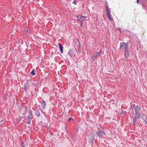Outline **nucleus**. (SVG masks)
Returning <instances> with one entry per match:
<instances>
[{"mask_svg": "<svg viewBox=\"0 0 147 147\" xmlns=\"http://www.w3.org/2000/svg\"><path fill=\"white\" fill-rule=\"evenodd\" d=\"M46 104L45 102H44V103H42V105H41V106H42V108L43 109H44L45 108V107L46 106Z\"/></svg>", "mask_w": 147, "mask_h": 147, "instance_id": "nucleus-12", "label": "nucleus"}, {"mask_svg": "<svg viewBox=\"0 0 147 147\" xmlns=\"http://www.w3.org/2000/svg\"><path fill=\"white\" fill-rule=\"evenodd\" d=\"M73 3L74 4H75L76 5V1H74L73 2Z\"/></svg>", "mask_w": 147, "mask_h": 147, "instance_id": "nucleus-21", "label": "nucleus"}, {"mask_svg": "<svg viewBox=\"0 0 147 147\" xmlns=\"http://www.w3.org/2000/svg\"><path fill=\"white\" fill-rule=\"evenodd\" d=\"M82 17V16L80 15H78L77 17L78 20L79 21H80V20H81Z\"/></svg>", "mask_w": 147, "mask_h": 147, "instance_id": "nucleus-14", "label": "nucleus"}, {"mask_svg": "<svg viewBox=\"0 0 147 147\" xmlns=\"http://www.w3.org/2000/svg\"><path fill=\"white\" fill-rule=\"evenodd\" d=\"M141 117L142 119H141V120L142 119V121H145V119H144L145 118L146 116V115L145 114H142L139 117V115H138V118L139 119L140 118H141V117Z\"/></svg>", "mask_w": 147, "mask_h": 147, "instance_id": "nucleus-6", "label": "nucleus"}, {"mask_svg": "<svg viewBox=\"0 0 147 147\" xmlns=\"http://www.w3.org/2000/svg\"><path fill=\"white\" fill-rule=\"evenodd\" d=\"M11 96V95H9V97H10Z\"/></svg>", "mask_w": 147, "mask_h": 147, "instance_id": "nucleus-26", "label": "nucleus"}, {"mask_svg": "<svg viewBox=\"0 0 147 147\" xmlns=\"http://www.w3.org/2000/svg\"><path fill=\"white\" fill-rule=\"evenodd\" d=\"M31 74L33 76H34L36 74V72L34 70H32V71L31 72Z\"/></svg>", "mask_w": 147, "mask_h": 147, "instance_id": "nucleus-13", "label": "nucleus"}, {"mask_svg": "<svg viewBox=\"0 0 147 147\" xmlns=\"http://www.w3.org/2000/svg\"><path fill=\"white\" fill-rule=\"evenodd\" d=\"M32 95L34 96L35 97H36L37 96V94L35 93V92H31Z\"/></svg>", "mask_w": 147, "mask_h": 147, "instance_id": "nucleus-16", "label": "nucleus"}, {"mask_svg": "<svg viewBox=\"0 0 147 147\" xmlns=\"http://www.w3.org/2000/svg\"><path fill=\"white\" fill-rule=\"evenodd\" d=\"M94 139V138H93V140H92H92H94V139Z\"/></svg>", "mask_w": 147, "mask_h": 147, "instance_id": "nucleus-31", "label": "nucleus"}, {"mask_svg": "<svg viewBox=\"0 0 147 147\" xmlns=\"http://www.w3.org/2000/svg\"><path fill=\"white\" fill-rule=\"evenodd\" d=\"M125 58H127L129 56V53L128 52V50H125Z\"/></svg>", "mask_w": 147, "mask_h": 147, "instance_id": "nucleus-8", "label": "nucleus"}, {"mask_svg": "<svg viewBox=\"0 0 147 147\" xmlns=\"http://www.w3.org/2000/svg\"><path fill=\"white\" fill-rule=\"evenodd\" d=\"M138 106H137L136 108H132V110H133V111H135V115H138V107H137Z\"/></svg>", "mask_w": 147, "mask_h": 147, "instance_id": "nucleus-7", "label": "nucleus"}, {"mask_svg": "<svg viewBox=\"0 0 147 147\" xmlns=\"http://www.w3.org/2000/svg\"><path fill=\"white\" fill-rule=\"evenodd\" d=\"M23 118V117H19V119H20V121H21V120Z\"/></svg>", "mask_w": 147, "mask_h": 147, "instance_id": "nucleus-20", "label": "nucleus"}, {"mask_svg": "<svg viewBox=\"0 0 147 147\" xmlns=\"http://www.w3.org/2000/svg\"><path fill=\"white\" fill-rule=\"evenodd\" d=\"M23 143H22V147H25V145H23Z\"/></svg>", "mask_w": 147, "mask_h": 147, "instance_id": "nucleus-23", "label": "nucleus"}, {"mask_svg": "<svg viewBox=\"0 0 147 147\" xmlns=\"http://www.w3.org/2000/svg\"><path fill=\"white\" fill-rule=\"evenodd\" d=\"M32 111H29V114L28 116L26 117L27 119L31 120L30 119L32 117Z\"/></svg>", "mask_w": 147, "mask_h": 147, "instance_id": "nucleus-5", "label": "nucleus"}, {"mask_svg": "<svg viewBox=\"0 0 147 147\" xmlns=\"http://www.w3.org/2000/svg\"><path fill=\"white\" fill-rule=\"evenodd\" d=\"M106 10L107 14V17L110 21H113V19L111 17L110 12V9L108 7L107 4L106 5Z\"/></svg>", "mask_w": 147, "mask_h": 147, "instance_id": "nucleus-1", "label": "nucleus"}, {"mask_svg": "<svg viewBox=\"0 0 147 147\" xmlns=\"http://www.w3.org/2000/svg\"><path fill=\"white\" fill-rule=\"evenodd\" d=\"M29 80H27L25 82V83L24 85V87L25 88V90H26V88L27 87V86L28 85V83Z\"/></svg>", "mask_w": 147, "mask_h": 147, "instance_id": "nucleus-10", "label": "nucleus"}, {"mask_svg": "<svg viewBox=\"0 0 147 147\" xmlns=\"http://www.w3.org/2000/svg\"><path fill=\"white\" fill-rule=\"evenodd\" d=\"M35 115L37 117H39L40 116V112L39 110H37L35 111Z\"/></svg>", "mask_w": 147, "mask_h": 147, "instance_id": "nucleus-11", "label": "nucleus"}, {"mask_svg": "<svg viewBox=\"0 0 147 147\" xmlns=\"http://www.w3.org/2000/svg\"><path fill=\"white\" fill-rule=\"evenodd\" d=\"M72 119V118H69V119H68V121H70V120H71V119Z\"/></svg>", "mask_w": 147, "mask_h": 147, "instance_id": "nucleus-22", "label": "nucleus"}, {"mask_svg": "<svg viewBox=\"0 0 147 147\" xmlns=\"http://www.w3.org/2000/svg\"><path fill=\"white\" fill-rule=\"evenodd\" d=\"M136 117H135L133 119V124L135 125L136 121Z\"/></svg>", "mask_w": 147, "mask_h": 147, "instance_id": "nucleus-15", "label": "nucleus"}, {"mask_svg": "<svg viewBox=\"0 0 147 147\" xmlns=\"http://www.w3.org/2000/svg\"><path fill=\"white\" fill-rule=\"evenodd\" d=\"M44 102H45L44 100H42V103H44Z\"/></svg>", "mask_w": 147, "mask_h": 147, "instance_id": "nucleus-29", "label": "nucleus"}, {"mask_svg": "<svg viewBox=\"0 0 147 147\" xmlns=\"http://www.w3.org/2000/svg\"><path fill=\"white\" fill-rule=\"evenodd\" d=\"M137 3H138V0H137Z\"/></svg>", "mask_w": 147, "mask_h": 147, "instance_id": "nucleus-30", "label": "nucleus"}, {"mask_svg": "<svg viewBox=\"0 0 147 147\" xmlns=\"http://www.w3.org/2000/svg\"><path fill=\"white\" fill-rule=\"evenodd\" d=\"M102 52V50H101L99 53H96L93 54V56L91 57V59L94 60L98 56H99Z\"/></svg>", "mask_w": 147, "mask_h": 147, "instance_id": "nucleus-3", "label": "nucleus"}, {"mask_svg": "<svg viewBox=\"0 0 147 147\" xmlns=\"http://www.w3.org/2000/svg\"><path fill=\"white\" fill-rule=\"evenodd\" d=\"M124 112L123 111H122V112L120 113L121 114L123 115L124 114Z\"/></svg>", "mask_w": 147, "mask_h": 147, "instance_id": "nucleus-19", "label": "nucleus"}, {"mask_svg": "<svg viewBox=\"0 0 147 147\" xmlns=\"http://www.w3.org/2000/svg\"><path fill=\"white\" fill-rule=\"evenodd\" d=\"M80 22L81 23H82V22L83 21V20H80Z\"/></svg>", "mask_w": 147, "mask_h": 147, "instance_id": "nucleus-25", "label": "nucleus"}, {"mask_svg": "<svg viewBox=\"0 0 147 147\" xmlns=\"http://www.w3.org/2000/svg\"><path fill=\"white\" fill-rule=\"evenodd\" d=\"M31 120L28 119L27 121L26 122V123L29 124H30V123Z\"/></svg>", "mask_w": 147, "mask_h": 147, "instance_id": "nucleus-18", "label": "nucleus"}, {"mask_svg": "<svg viewBox=\"0 0 147 147\" xmlns=\"http://www.w3.org/2000/svg\"><path fill=\"white\" fill-rule=\"evenodd\" d=\"M55 93L56 94H55L56 96L57 97H59V94L58 92H55Z\"/></svg>", "mask_w": 147, "mask_h": 147, "instance_id": "nucleus-17", "label": "nucleus"}, {"mask_svg": "<svg viewBox=\"0 0 147 147\" xmlns=\"http://www.w3.org/2000/svg\"><path fill=\"white\" fill-rule=\"evenodd\" d=\"M82 17H84V18H87V17L86 16H82Z\"/></svg>", "mask_w": 147, "mask_h": 147, "instance_id": "nucleus-24", "label": "nucleus"}, {"mask_svg": "<svg viewBox=\"0 0 147 147\" xmlns=\"http://www.w3.org/2000/svg\"><path fill=\"white\" fill-rule=\"evenodd\" d=\"M97 136H98L99 138H100L102 136H103L105 135V132L103 131H101L100 130L97 133Z\"/></svg>", "mask_w": 147, "mask_h": 147, "instance_id": "nucleus-4", "label": "nucleus"}, {"mask_svg": "<svg viewBox=\"0 0 147 147\" xmlns=\"http://www.w3.org/2000/svg\"><path fill=\"white\" fill-rule=\"evenodd\" d=\"M128 45L127 43L124 42H121L120 43V49L121 50L125 49V50H127L128 48Z\"/></svg>", "mask_w": 147, "mask_h": 147, "instance_id": "nucleus-2", "label": "nucleus"}, {"mask_svg": "<svg viewBox=\"0 0 147 147\" xmlns=\"http://www.w3.org/2000/svg\"><path fill=\"white\" fill-rule=\"evenodd\" d=\"M59 49L61 51V53H63V45L60 43L59 44Z\"/></svg>", "mask_w": 147, "mask_h": 147, "instance_id": "nucleus-9", "label": "nucleus"}, {"mask_svg": "<svg viewBox=\"0 0 147 147\" xmlns=\"http://www.w3.org/2000/svg\"><path fill=\"white\" fill-rule=\"evenodd\" d=\"M121 30V29L120 28H119V30L120 31V30Z\"/></svg>", "mask_w": 147, "mask_h": 147, "instance_id": "nucleus-28", "label": "nucleus"}, {"mask_svg": "<svg viewBox=\"0 0 147 147\" xmlns=\"http://www.w3.org/2000/svg\"><path fill=\"white\" fill-rule=\"evenodd\" d=\"M82 23H81V26L82 27Z\"/></svg>", "mask_w": 147, "mask_h": 147, "instance_id": "nucleus-27", "label": "nucleus"}]
</instances>
